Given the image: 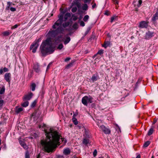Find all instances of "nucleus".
<instances>
[{
    "label": "nucleus",
    "mask_w": 158,
    "mask_h": 158,
    "mask_svg": "<svg viewBox=\"0 0 158 158\" xmlns=\"http://www.w3.org/2000/svg\"><path fill=\"white\" fill-rule=\"evenodd\" d=\"M44 131L46 138L41 140L40 144L44 150L49 153L56 147V144H60V135L57 131L52 128L48 131L44 129Z\"/></svg>",
    "instance_id": "obj_1"
},
{
    "label": "nucleus",
    "mask_w": 158,
    "mask_h": 158,
    "mask_svg": "<svg viewBox=\"0 0 158 158\" xmlns=\"http://www.w3.org/2000/svg\"><path fill=\"white\" fill-rule=\"evenodd\" d=\"M58 17L59 19L52 26V28L53 30L51 29L48 32V36L54 37L59 34L64 33L65 29L61 26L63 21V16L61 15Z\"/></svg>",
    "instance_id": "obj_2"
},
{
    "label": "nucleus",
    "mask_w": 158,
    "mask_h": 158,
    "mask_svg": "<svg viewBox=\"0 0 158 158\" xmlns=\"http://www.w3.org/2000/svg\"><path fill=\"white\" fill-rule=\"evenodd\" d=\"M55 50V48L52 46V39L47 38L42 42L40 47V51L43 56L52 54Z\"/></svg>",
    "instance_id": "obj_3"
},
{
    "label": "nucleus",
    "mask_w": 158,
    "mask_h": 158,
    "mask_svg": "<svg viewBox=\"0 0 158 158\" xmlns=\"http://www.w3.org/2000/svg\"><path fill=\"white\" fill-rule=\"evenodd\" d=\"M93 98L90 96H85L82 98L81 102L85 106H87L88 103H91L93 102Z\"/></svg>",
    "instance_id": "obj_4"
},
{
    "label": "nucleus",
    "mask_w": 158,
    "mask_h": 158,
    "mask_svg": "<svg viewBox=\"0 0 158 158\" xmlns=\"http://www.w3.org/2000/svg\"><path fill=\"white\" fill-rule=\"evenodd\" d=\"M40 39H39L37 40H35L31 45L30 49V50L32 49V52L33 53H35L36 50L37 49L39 46V43L40 41Z\"/></svg>",
    "instance_id": "obj_5"
},
{
    "label": "nucleus",
    "mask_w": 158,
    "mask_h": 158,
    "mask_svg": "<svg viewBox=\"0 0 158 158\" xmlns=\"http://www.w3.org/2000/svg\"><path fill=\"white\" fill-rule=\"evenodd\" d=\"M33 94L30 92L28 94L25 95L23 98V100L24 101L29 100L32 98Z\"/></svg>",
    "instance_id": "obj_6"
},
{
    "label": "nucleus",
    "mask_w": 158,
    "mask_h": 158,
    "mask_svg": "<svg viewBox=\"0 0 158 158\" xmlns=\"http://www.w3.org/2000/svg\"><path fill=\"white\" fill-rule=\"evenodd\" d=\"M100 128L103 132L105 134H109L110 133L111 131L108 128L106 127L104 125H101L100 127Z\"/></svg>",
    "instance_id": "obj_7"
},
{
    "label": "nucleus",
    "mask_w": 158,
    "mask_h": 158,
    "mask_svg": "<svg viewBox=\"0 0 158 158\" xmlns=\"http://www.w3.org/2000/svg\"><path fill=\"white\" fill-rule=\"evenodd\" d=\"M70 24V22L69 21L66 22L64 23H62L61 26L62 27L65 29V30L68 31H70L72 30V28H65L66 27H68Z\"/></svg>",
    "instance_id": "obj_8"
},
{
    "label": "nucleus",
    "mask_w": 158,
    "mask_h": 158,
    "mask_svg": "<svg viewBox=\"0 0 158 158\" xmlns=\"http://www.w3.org/2000/svg\"><path fill=\"white\" fill-rule=\"evenodd\" d=\"M22 147L23 148L26 150L25 153V158H30L29 152L28 150V147L26 143L24 144Z\"/></svg>",
    "instance_id": "obj_9"
},
{
    "label": "nucleus",
    "mask_w": 158,
    "mask_h": 158,
    "mask_svg": "<svg viewBox=\"0 0 158 158\" xmlns=\"http://www.w3.org/2000/svg\"><path fill=\"white\" fill-rule=\"evenodd\" d=\"M148 26V23L145 21H142L140 22L138 27L141 28H146Z\"/></svg>",
    "instance_id": "obj_10"
},
{
    "label": "nucleus",
    "mask_w": 158,
    "mask_h": 158,
    "mask_svg": "<svg viewBox=\"0 0 158 158\" xmlns=\"http://www.w3.org/2000/svg\"><path fill=\"white\" fill-rule=\"evenodd\" d=\"M154 33L153 32L148 31L146 33L145 35V38L147 39H148L154 36Z\"/></svg>",
    "instance_id": "obj_11"
},
{
    "label": "nucleus",
    "mask_w": 158,
    "mask_h": 158,
    "mask_svg": "<svg viewBox=\"0 0 158 158\" xmlns=\"http://www.w3.org/2000/svg\"><path fill=\"white\" fill-rule=\"evenodd\" d=\"M4 79L7 82H10V81L11 74L10 73H6L4 75Z\"/></svg>",
    "instance_id": "obj_12"
},
{
    "label": "nucleus",
    "mask_w": 158,
    "mask_h": 158,
    "mask_svg": "<svg viewBox=\"0 0 158 158\" xmlns=\"http://www.w3.org/2000/svg\"><path fill=\"white\" fill-rule=\"evenodd\" d=\"M33 68L35 71L36 73H39L40 71L39 65L38 64H34Z\"/></svg>",
    "instance_id": "obj_13"
},
{
    "label": "nucleus",
    "mask_w": 158,
    "mask_h": 158,
    "mask_svg": "<svg viewBox=\"0 0 158 158\" xmlns=\"http://www.w3.org/2000/svg\"><path fill=\"white\" fill-rule=\"evenodd\" d=\"M158 19V10H157L156 13L153 15L152 20L154 22L156 21Z\"/></svg>",
    "instance_id": "obj_14"
},
{
    "label": "nucleus",
    "mask_w": 158,
    "mask_h": 158,
    "mask_svg": "<svg viewBox=\"0 0 158 158\" xmlns=\"http://www.w3.org/2000/svg\"><path fill=\"white\" fill-rule=\"evenodd\" d=\"M98 76L97 74H93L91 78V80L93 82H94L97 81L98 79Z\"/></svg>",
    "instance_id": "obj_15"
},
{
    "label": "nucleus",
    "mask_w": 158,
    "mask_h": 158,
    "mask_svg": "<svg viewBox=\"0 0 158 158\" xmlns=\"http://www.w3.org/2000/svg\"><path fill=\"white\" fill-rule=\"evenodd\" d=\"M71 152L69 148H67L64 149L63 151V154L65 155H69Z\"/></svg>",
    "instance_id": "obj_16"
},
{
    "label": "nucleus",
    "mask_w": 158,
    "mask_h": 158,
    "mask_svg": "<svg viewBox=\"0 0 158 158\" xmlns=\"http://www.w3.org/2000/svg\"><path fill=\"white\" fill-rule=\"evenodd\" d=\"M70 40V38L68 36V35L65 36V38L64 39V44H66L69 43Z\"/></svg>",
    "instance_id": "obj_17"
},
{
    "label": "nucleus",
    "mask_w": 158,
    "mask_h": 158,
    "mask_svg": "<svg viewBox=\"0 0 158 158\" xmlns=\"http://www.w3.org/2000/svg\"><path fill=\"white\" fill-rule=\"evenodd\" d=\"M9 71V69L8 68L4 67V68H3L2 67L0 69V75L2 74L3 72H7Z\"/></svg>",
    "instance_id": "obj_18"
},
{
    "label": "nucleus",
    "mask_w": 158,
    "mask_h": 158,
    "mask_svg": "<svg viewBox=\"0 0 158 158\" xmlns=\"http://www.w3.org/2000/svg\"><path fill=\"white\" fill-rule=\"evenodd\" d=\"M133 80L132 78L131 77H129L128 79L127 80L126 83L127 84V85L128 86L129 84H131L133 83Z\"/></svg>",
    "instance_id": "obj_19"
},
{
    "label": "nucleus",
    "mask_w": 158,
    "mask_h": 158,
    "mask_svg": "<svg viewBox=\"0 0 158 158\" xmlns=\"http://www.w3.org/2000/svg\"><path fill=\"white\" fill-rule=\"evenodd\" d=\"M110 42L109 41H105L104 42V43L103 44L102 46L104 47L105 48H106L107 47L110 46Z\"/></svg>",
    "instance_id": "obj_20"
},
{
    "label": "nucleus",
    "mask_w": 158,
    "mask_h": 158,
    "mask_svg": "<svg viewBox=\"0 0 158 158\" xmlns=\"http://www.w3.org/2000/svg\"><path fill=\"white\" fill-rule=\"evenodd\" d=\"M71 17V14L69 13H67L64 15V21H66L68 18Z\"/></svg>",
    "instance_id": "obj_21"
},
{
    "label": "nucleus",
    "mask_w": 158,
    "mask_h": 158,
    "mask_svg": "<svg viewBox=\"0 0 158 158\" xmlns=\"http://www.w3.org/2000/svg\"><path fill=\"white\" fill-rule=\"evenodd\" d=\"M29 103L28 101H25V102L21 104V105L23 107H26L28 106Z\"/></svg>",
    "instance_id": "obj_22"
},
{
    "label": "nucleus",
    "mask_w": 158,
    "mask_h": 158,
    "mask_svg": "<svg viewBox=\"0 0 158 158\" xmlns=\"http://www.w3.org/2000/svg\"><path fill=\"white\" fill-rule=\"evenodd\" d=\"M31 89L32 91L35 90L36 87V84L35 83H32L31 85Z\"/></svg>",
    "instance_id": "obj_23"
},
{
    "label": "nucleus",
    "mask_w": 158,
    "mask_h": 158,
    "mask_svg": "<svg viewBox=\"0 0 158 158\" xmlns=\"http://www.w3.org/2000/svg\"><path fill=\"white\" fill-rule=\"evenodd\" d=\"M23 110V108L21 107H20L16 109L15 110V112L16 113L18 114Z\"/></svg>",
    "instance_id": "obj_24"
},
{
    "label": "nucleus",
    "mask_w": 158,
    "mask_h": 158,
    "mask_svg": "<svg viewBox=\"0 0 158 158\" xmlns=\"http://www.w3.org/2000/svg\"><path fill=\"white\" fill-rule=\"evenodd\" d=\"M89 140L86 139H84L83 141V143L85 145H87L89 143Z\"/></svg>",
    "instance_id": "obj_25"
},
{
    "label": "nucleus",
    "mask_w": 158,
    "mask_h": 158,
    "mask_svg": "<svg viewBox=\"0 0 158 158\" xmlns=\"http://www.w3.org/2000/svg\"><path fill=\"white\" fill-rule=\"evenodd\" d=\"M153 131V128L152 127L149 130V131L148 132V135H150L152 134Z\"/></svg>",
    "instance_id": "obj_26"
},
{
    "label": "nucleus",
    "mask_w": 158,
    "mask_h": 158,
    "mask_svg": "<svg viewBox=\"0 0 158 158\" xmlns=\"http://www.w3.org/2000/svg\"><path fill=\"white\" fill-rule=\"evenodd\" d=\"M89 18V15H86L85 16L84 18L83 19V20L85 22H86L88 21Z\"/></svg>",
    "instance_id": "obj_27"
},
{
    "label": "nucleus",
    "mask_w": 158,
    "mask_h": 158,
    "mask_svg": "<svg viewBox=\"0 0 158 158\" xmlns=\"http://www.w3.org/2000/svg\"><path fill=\"white\" fill-rule=\"evenodd\" d=\"M150 141H148L145 142L143 145L144 147L146 148L150 144Z\"/></svg>",
    "instance_id": "obj_28"
},
{
    "label": "nucleus",
    "mask_w": 158,
    "mask_h": 158,
    "mask_svg": "<svg viewBox=\"0 0 158 158\" xmlns=\"http://www.w3.org/2000/svg\"><path fill=\"white\" fill-rule=\"evenodd\" d=\"M15 5L13 3L11 2H7V6L6 8H9L12 5Z\"/></svg>",
    "instance_id": "obj_29"
},
{
    "label": "nucleus",
    "mask_w": 158,
    "mask_h": 158,
    "mask_svg": "<svg viewBox=\"0 0 158 158\" xmlns=\"http://www.w3.org/2000/svg\"><path fill=\"white\" fill-rule=\"evenodd\" d=\"M73 27L74 29H76L78 27V25L77 23H75L73 25Z\"/></svg>",
    "instance_id": "obj_30"
},
{
    "label": "nucleus",
    "mask_w": 158,
    "mask_h": 158,
    "mask_svg": "<svg viewBox=\"0 0 158 158\" xmlns=\"http://www.w3.org/2000/svg\"><path fill=\"white\" fill-rule=\"evenodd\" d=\"M37 103V101L36 100L34 101L31 103V108L34 107L35 106Z\"/></svg>",
    "instance_id": "obj_31"
},
{
    "label": "nucleus",
    "mask_w": 158,
    "mask_h": 158,
    "mask_svg": "<svg viewBox=\"0 0 158 158\" xmlns=\"http://www.w3.org/2000/svg\"><path fill=\"white\" fill-rule=\"evenodd\" d=\"M5 88L4 87H2L0 90V94H2L5 92Z\"/></svg>",
    "instance_id": "obj_32"
},
{
    "label": "nucleus",
    "mask_w": 158,
    "mask_h": 158,
    "mask_svg": "<svg viewBox=\"0 0 158 158\" xmlns=\"http://www.w3.org/2000/svg\"><path fill=\"white\" fill-rule=\"evenodd\" d=\"M73 121L74 124L75 125H77L78 124V121L77 120V119L74 118H73Z\"/></svg>",
    "instance_id": "obj_33"
},
{
    "label": "nucleus",
    "mask_w": 158,
    "mask_h": 158,
    "mask_svg": "<svg viewBox=\"0 0 158 158\" xmlns=\"http://www.w3.org/2000/svg\"><path fill=\"white\" fill-rule=\"evenodd\" d=\"M88 6L86 4H85L82 6V9L84 10H87Z\"/></svg>",
    "instance_id": "obj_34"
},
{
    "label": "nucleus",
    "mask_w": 158,
    "mask_h": 158,
    "mask_svg": "<svg viewBox=\"0 0 158 158\" xmlns=\"http://www.w3.org/2000/svg\"><path fill=\"white\" fill-rule=\"evenodd\" d=\"M2 34L4 36H8L10 35V33L7 31H5L2 33Z\"/></svg>",
    "instance_id": "obj_35"
},
{
    "label": "nucleus",
    "mask_w": 158,
    "mask_h": 158,
    "mask_svg": "<svg viewBox=\"0 0 158 158\" xmlns=\"http://www.w3.org/2000/svg\"><path fill=\"white\" fill-rule=\"evenodd\" d=\"M19 144L22 146H23V145H24V144L26 143L24 141L22 140H19Z\"/></svg>",
    "instance_id": "obj_36"
},
{
    "label": "nucleus",
    "mask_w": 158,
    "mask_h": 158,
    "mask_svg": "<svg viewBox=\"0 0 158 158\" xmlns=\"http://www.w3.org/2000/svg\"><path fill=\"white\" fill-rule=\"evenodd\" d=\"M117 17L116 16H112L111 18L110 22L112 23L114 21V19L117 18Z\"/></svg>",
    "instance_id": "obj_37"
},
{
    "label": "nucleus",
    "mask_w": 158,
    "mask_h": 158,
    "mask_svg": "<svg viewBox=\"0 0 158 158\" xmlns=\"http://www.w3.org/2000/svg\"><path fill=\"white\" fill-rule=\"evenodd\" d=\"M77 10V8L76 7H73L72 9V11L74 13Z\"/></svg>",
    "instance_id": "obj_38"
},
{
    "label": "nucleus",
    "mask_w": 158,
    "mask_h": 158,
    "mask_svg": "<svg viewBox=\"0 0 158 158\" xmlns=\"http://www.w3.org/2000/svg\"><path fill=\"white\" fill-rule=\"evenodd\" d=\"M63 44H61L58 45V46L57 47V48L60 50L63 48Z\"/></svg>",
    "instance_id": "obj_39"
},
{
    "label": "nucleus",
    "mask_w": 158,
    "mask_h": 158,
    "mask_svg": "<svg viewBox=\"0 0 158 158\" xmlns=\"http://www.w3.org/2000/svg\"><path fill=\"white\" fill-rule=\"evenodd\" d=\"M73 65V63H70L69 64H68L66 66V68H69L70 67H72Z\"/></svg>",
    "instance_id": "obj_40"
},
{
    "label": "nucleus",
    "mask_w": 158,
    "mask_h": 158,
    "mask_svg": "<svg viewBox=\"0 0 158 158\" xmlns=\"http://www.w3.org/2000/svg\"><path fill=\"white\" fill-rule=\"evenodd\" d=\"M103 53V50H99L98 51V52L97 53V54L101 55Z\"/></svg>",
    "instance_id": "obj_41"
},
{
    "label": "nucleus",
    "mask_w": 158,
    "mask_h": 158,
    "mask_svg": "<svg viewBox=\"0 0 158 158\" xmlns=\"http://www.w3.org/2000/svg\"><path fill=\"white\" fill-rule=\"evenodd\" d=\"M10 10L12 12H14L16 10V9L15 8L12 7H10Z\"/></svg>",
    "instance_id": "obj_42"
},
{
    "label": "nucleus",
    "mask_w": 158,
    "mask_h": 158,
    "mask_svg": "<svg viewBox=\"0 0 158 158\" xmlns=\"http://www.w3.org/2000/svg\"><path fill=\"white\" fill-rule=\"evenodd\" d=\"M97 153V151L96 149L95 150L93 153V156L95 157Z\"/></svg>",
    "instance_id": "obj_43"
},
{
    "label": "nucleus",
    "mask_w": 158,
    "mask_h": 158,
    "mask_svg": "<svg viewBox=\"0 0 158 158\" xmlns=\"http://www.w3.org/2000/svg\"><path fill=\"white\" fill-rule=\"evenodd\" d=\"M80 25L81 26L84 27L85 25V23L83 21H81L80 23Z\"/></svg>",
    "instance_id": "obj_44"
},
{
    "label": "nucleus",
    "mask_w": 158,
    "mask_h": 158,
    "mask_svg": "<svg viewBox=\"0 0 158 158\" xmlns=\"http://www.w3.org/2000/svg\"><path fill=\"white\" fill-rule=\"evenodd\" d=\"M73 20L74 21H76L78 19V17L77 16L73 15Z\"/></svg>",
    "instance_id": "obj_45"
},
{
    "label": "nucleus",
    "mask_w": 158,
    "mask_h": 158,
    "mask_svg": "<svg viewBox=\"0 0 158 158\" xmlns=\"http://www.w3.org/2000/svg\"><path fill=\"white\" fill-rule=\"evenodd\" d=\"M18 26V24H15L14 26H12L11 27V29H14L15 28H17Z\"/></svg>",
    "instance_id": "obj_46"
},
{
    "label": "nucleus",
    "mask_w": 158,
    "mask_h": 158,
    "mask_svg": "<svg viewBox=\"0 0 158 158\" xmlns=\"http://www.w3.org/2000/svg\"><path fill=\"white\" fill-rule=\"evenodd\" d=\"M90 30V28H89L87 29V31H86L85 32V35H87L88 33H89V31Z\"/></svg>",
    "instance_id": "obj_47"
},
{
    "label": "nucleus",
    "mask_w": 158,
    "mask_h": 158,
    "mask_svg": "<svg viewBox=\"0 0 158 158\" xmlns=\"http://www.w3.org/2000/svg\"><path fill=\"white\" fill-rule=\"evenodd\" d=\"M113 2L115 4H118V0H113Z\"/></svg>",
    "instance_id": "obj_48"
},
{
    "label": "nucleus",
    "mask_w": 158,
    "mask_h": 158,
    "mask_svg": "<svg viewBox=\"0 0 158 158\" xmlns=\"http://www.w3.org/2000/svg\"><path fill=\"white\" fill-rule=\"evenodd\" d=\"M4 101L3 100H0V105H3Z\"/></svg>",
    "instance_id": "obj_49"
},
{
    "label": "nucleus",
    "mask_w": 158,
    "mask_h": 158,
    "mask_svg": "<svg viewBox=\"0 0 158 158\" xmlns=\"http://www.w3.org/2000/svg\"><path fill=\"white\" fill-rule=\"evenodd\" d=\"M70 59V58L67 57L64 60L65 62H67V61H69Z\"/></svg>",
    "instance_id": "obj_50"
},
{
    "label": "nucleus",
    "mask_w": 158,
    "mask_h": 158,
    "mask_svg": "<svg viewBox=\"0 0 158 158\" xmlns=\"http://www.w3.org/2000/svg\"><path fill=\"white\" fill-rule=\"evenodd\" d=\"M157 121V119L156 118H154V121L153 123V124H154Z\"/></svg>",
    "instance_id": "obj_51"
},
{
    "label": "nucleus",
    "mask_w": 158,
    "mask_h": 158,
    "mask_svg": "<svg viewBox=\"0 0 158 158\" xmlns=\"http://www.w3.org/2000/svg\"><path fill=\"white\" fill-rule=\"evenodd\" d=\"M96 6V4L94 3V4L92 6V8L93 9H94V8H95V7Z\"/></svg>",
    "instance_id": "obj_52"
},
{
    "label": "nucleus",
    "mask_w": 158,
    "mask_h": 158,
    "mask_svg": "<svg viewBox=\"0 0 158 158\" xmlns=\"http://www.w3.org/2000/svg\"><path fill=\"white\" fill-rule=\"evenodd\" d=\"M138 2L139 5L140 6L142 4V2L141 0H139Z\"/></svg>",
    "instance_id": "obj_53"
},
{
    "label": "nucleus",
    "mask_w": 158,
    "mask_h": 158,
    "mask_svg": "<svg viewBox=\"0 0 158 158\" xmlns=\"http://www.w3.org/2000/svg\"><path fill=\"white\" fill-rule=\"evenodd\" d=\"M142 79H139L137 81V82H138V84H139L140 82L141 81Z\"/></svg>",
    "instance_id": "obj_54"
},
{
    "label": "nucleus",
    "mask_w": 158,
    "mask_h": 158,
    "mask_svg": "<svg viewBox=\"0 0 158 158\" xmlns=\"http://www.w3.org/2000/svg\"><path fill=\"white\" fill-rule=\"evenodd\" d=\"M90 1V0H84L85 3H87L89 2Z\"/></svg>",
    "instance_id": "obj_55"
},
{
    "label": "nucleus",
    "mask_w": 158,
    "mask_h": 158,
    "mask_svg": "<svg viewBox=\"0 0 158 158\" xmlns=\"http://www.w3.org/2000/svg\"><path fill=\"white\" fill-rule=\"evenodd\" d=\"M129 92H127V94L125 96V97L123 98H121L122 100L123 99H124L125 97H127L129 95Z\"/></svg>",
    "instance_id": "obj_56"
},
{
    "label": "nucleus",
    "mask_w": 158,
    "mask_h": 158,
    "mask_svg": "<svg viewBox=\"0 0 158 158\" xmlns=\"http://www.w3.org/2000/svg\"><path fill=\"white\" fill-rule=\"evenodd\" d=\"M50 64H49L48 65L47 68V70H48L50 67Z\"/></svg>",
    "instance_id": "obj_57"
},
{
    "label": "nucleus",
    "mask_w": 158,
    "mask_h": 158,
    "mask_svg": "<svg viewBox=\"0 0 158 158\" xmlns=\"http://www.w3.org/2000/svg\"><path fill=\"white\" fill-rule=\"evenodd\" d=\"M0 21L2 22H3L5 21V20H4L2 19L0 17Z\"/></svg>",
    "instance_id": "obj_58"
},
{
    "label": "nucleus",
    "mask_w": 158,
    "mask_h": 158,
    "mask_svg": "<svg viewBox=\"0 0 158 158\" xmlns=\"http://www.w3.org/2000/svg\"><path fill=\"white\" fill-rule=\"evenodd\" d=\"M138 82H136L135 84V87L136 88H137V87H138Z\"/></svg>",
    "instance_id": "obj_59"
},
{
    "label": "nucleus",
    "mask_w": 158,
    "mask_h": 158,
    "mask_svg": "<svg viewBox=\"0 0 158 158\" xmlns=\"http://www.w3.org/2000/svg\"><path fill=\"white\" fill-rule=\"evenodd\" d=\"M85 134L86 135V136H88V132H87V131H85Z\"/></svg>",
    "instance_id": "obj_60"
},
{
    "label": "nucleus",
    "mask_w": 158,
    "mask_h": 158,
    "mask_svg": "<svg viewBox=\"0 0 158 158\" xmlns=\"http://www.w3.org/2000/svg\"><path fill=\"white\" fill-rule=\"evenodd\" d=\"M62 37V36L61 35L58 36L57 37L58 38H61Z\"/></svg>",
    "instance_id": "obj_61"
},
{
    "label": "nucleus",
    "mask_w": 158,
    "mask_h": 158,
    "mask_svg": "<svg viewBox=\"0 0 158 158\" xmlns=\"http://www.w3.org/2000/svg\"><path fill=\"white\" fill-rule=\"evenodd\" d=\"M116 126H117L118 127V128L119 129L120 131L121 132V130H120V128L119 127H118V126L117 124L116 125Z\"/></svg>",
    "instance_id": "obj_62"
},
{
    "label": "nucleus",
    "mask_w": 158,
    "mask_h": 158,
    "mask_svg": "<svg viewBox=\"0 0 158 158\" xmlns=\"http://www.w3.org/2000/svg\"><path fill=\"white\" fill-rule=\"evenodd\" d=\"M105 14V15H109V14L107 12H106Z\"/></svg>",
    "instance_id": "obj_63"
},
{
    "label": "nucleus",
    "mask_w": 158,
    "mask_h": 158,
    "mask_svg": "<svg viewBox=\"0 0 158 158\" xmlns=\"http://www.w3.org/2000/svg\"><path fill=\"white\" fill-rule=\"evenodd\" d=\"M46 127V125L44 124L43 125V126H42V127Z\"/></svg>",
    "instance_id": "obj_64"
}]
</instances>
